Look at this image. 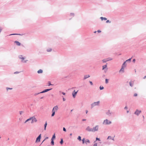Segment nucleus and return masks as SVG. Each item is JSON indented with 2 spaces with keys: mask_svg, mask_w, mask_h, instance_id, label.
Instances as JSON below:
<instances>
[{
  "mask_svg": "<svg viewBox=\"0 0 146 146\" xmlns=\"http://www.w3.org/2000/svg\"><path fill=\"white\" fill-rule=\"evenodd\" d=\"M100 103V101H98L97 102H95L92 103L91 104V108H92L96 106H99Z\"/></svg>",
  "mask_w": 146,
  "mask_h": 146,
  "instance_id": "nucleus-1",
  "label": "nucleus"
},
{
  "mask_svg": "<svg viewBox=\"0 0 146 146\" xmlns=\"http://www.w3.org/2000/svg\"><path fill=\"white\" fill-rule=\"evenodd\" d=\"M19 58L21 59V62L23 63H26L28 61L27 60H24V59H25V58L24 57H23V56L22 55H20L19 56Z\"/></svg>",
  "mask_w": 146,
  "mask_h": 146,
  "instance_id": "nucleus-2",
  "label": "nucleus"
},
{
  "mask_svg": "<svg viewBox=\"0 0 146 146\" xmlns=\"http://www.w3.org/2000/svg\"><path fill=\"white\" fill-rule=\"evenodd\" d=\"M111 121L109 120L108 119H106L104 120L103 122V124L104 125H109L111 124Z\"/></svg>",
  "mask_w": 146,
  "mask_h": 146,
  "instance_id": "nucleus-3",
  "label": "nucleus"
},
{
  "mask_svg": "<svg viewBox=\"0 0 146 146\" xmlns=\"http://www.w3.org/2000/svg\"><path fill=\"white\" fill-rule=\"evenodd\" d=\"M99 126L96 125L92 128V132H94L97 131L98 130Z\"/></svg>",
  "mask_w": 146,
  "mask_h": 146,
  "instance_id": "nucleus-4",
  "label": "nucleus"
},
{
  "mask_svg": "<svg viewBox=\"0 0 146 146\" xmlns=\"http://www.w3.org/2000/svg\"><path fill=\"white\" fill-rule=\"evenodd\" d=\"M141 110H138L137 109L136 110L135 112H134V114L137 115V116H138L139 114L141 112Z\"/></svg>",
  "mask_w": 146,
  "mask_h": 146,
  "instance_id": "nucleus-5",
  "label": "nucleus"
},
{
  "mask_svg": "<svg viewBox=\"0 0 146 146\" xmlns=\"http://www.w3.org/2000/svg\"><path fill=\"white\" fill-rule=\"evenodd\" d=\"M78 91H77L76 92L75 91V90H74L72 92V94L73 98H75L78 92Z\"/></svg>",
  "mask_w": 146,
  "mask_h": 146,
  "instance_id": "nucleus-6",
  "label": "nucleus"
},
{
  "mask_svg": "<svg viewBox=\"0 0 146 146\" xmlns=\"http://www.w3.org/2000/svg\"><path fill=\"white\" fill-rule=\"evenodd\" d=\"M106 114L109 116H110L111 115L113 114V113L112 111H110V110H108V111L106 113Z\"/></svg>",
  "mask_w": 146,
  "mask_h": 146,
  "instance_id": "nucleus-7",
  "label": "nucleus"
},
{
  "mask_svg": "<svg viewBox=\"0 0 146 146\" xmlns=\"http://www.w3.org/2000/svg\"><path fill=\"white\" fill-rule=\"evenodd\" d=\"M86 130L89 132H92V128H90V126H88L86 129Z\"/></svg>",
  "mask_w": 146,
  "mask_h": 146,
  "instance_id": "nucleus-8",
  "label": "nucleus"
},
{
  "mask_svg": "<svg viewBox=\"0 0 146 146\" xmlns=\"http://www.w3.org/2000/svg\"><path fill=\"white\" fill-rule=\"evenodd\" d=\"M41 137V134H40L39 136L37 137L36 141V142H39L40 141V139Z\"/></svg>",
  "mask_w": 146,
  "mask_h": 146,
  "instance_id": "nucleus-9",
  "label": "nucleus"
},
{
  "mask_svg": "<svg viewBox=\"0 0 146 146\" xmlns=\"http://www.w3.org/2000/svg\"><path fill=\"white\" fill-rule=\"evenodd\" d=\"M31 118V120H32L31 123H32L34 122H36L37 121V120L35 117H32Z\"/></svg>",
  "mask_w": 146,
  "mask_h": 146,
  "instance_id": "nucleus-10",
  "label": "nucleus"
},
{
  "mask_svg": "<svg viewBox=\"0 0 146 146\" xmlns=\"http://www.w3.org/2000/svg\"><path fill=\"white\" fill-rule=\"evenodd\" d=\"M52 89V88L46 89L40 92V93H45L46 92H47L51 90Z\"/></svg>",
  "mask_w": 146,
  "mask_h": 146,
  "instance_id": "nucleus-11",
  "label": "nucleus"
},
{
  "mask_svg": "<svg viewBox=\"0 0 146 146\" xmlns=\"http://www.w3.org/2000/svg\"><path fill=\"white\" fill-rule=\"evenodd\" d=\"M58 109V107L57 106H54L52 110L55 111H56Z\"/></svg>",
  "mask_w": 146,
  "mask_h": 146,
  "instance_id": "nucleus-12",
  "label": "nucleus"
},
{
  "mask_svg": "<svg viewBox=\"0 0 146 146\" xmlns=\"http://www.w3.org/2000/svg\"><path fill=\"white\" fill-rule=\"evenodd\" d=\"M90 76L89 75H85L84 76V79L85 80L87 78H89L90 77Z\"/></svg>",
  "mask_w": 146,
  "mask_h": 146,
  "instance_id": "nucleus-13",
  "label": "nucleus"
},
{
  "mask_svg": "<svg viewBox=\"0 0 146 146\" xmlns=\"http://www.w3.org/2000/svg\"><path fill=\"white\" fill-rule=\"evenodd\" d=\"M124 67L123 66L121 67V68L120 69V70L119 71V72H124Z\"/></svg>",
  "mask_w": 146,
  "mask_h": 146,
  "instance_id": "nucleus-14",
  "label": "nucleus"
},
{
  "mask_svg": "<svg viewBox=\"0 0 146 146\" xmlns=\"http://www.w3.org/2000/svg\"><path fill=\"white\" fill-rule=\"evenodd\" d=\"M15 42L16 44L18 46H20L21 45V43L17 41H15Z\"/></svg>",
  "mask_w": 146,
  "mask_h": 146,
  "instance_id": "nucleus-15",
  "label": "nucleus"
},
{
  "mask_svg": "<svg viewBox=\"0 0 146 146\" xmlns=\"http://www.w3.org/2000/svg\"><path fill=\"white\" fill-rule=\"evenodd\" d=\"M43 72V70L41 69H40L37 71V73L38 74L42 73Z\"/></svg>",
  "mask_w": 146,
  "mask_h": 146,
  "instance_id": "nucleus-16",
  "label": "nucleus"
},
{
  "mask_svg": "<svg viewBox=\"0 0 146 146\" xmlns=\"http://www.w3.org/2000/svg\"><path fill=\"white\" fill-rule=\"evenodd\" d=\"M100 19H101V20L102 21H103V20H107V19L105 17H100Z\"/></svg>",
  "mask_w": 146,
  "mask_h": 146,
  "instance_id": "nucleus-17",
  "label": "nucleus"
},
{
  "mask_svg": "<svg viewBox=\"0 0 146 146\" xmlns=\"http://www.w3.org/2000/svg\"><path fill=\"white\" fill-rule=\"evenodd\" d=\"M55 111H54L53 110H52V113L51 115L52 117H53L54 116V115L55 114Z\"/></svg>",
  "mask_w": 146,
  "mask_h": 146,
  "instance_id": "nucleus-18",
  "label": "nucleus"
},
{
  "mask_svg": "<svg viewBox=\"0 0 146 146\" xmlns=\"http://www.w3.org/2000/svg\"><path fill=\"white\" fill-rule=\"evenodd\" d=\"M126 62L125 61L122 64V66L124 68L126 66Z\"/></svg>",
  "mask_w": 146,
  "mask_h": 146,
  "instance_id": "nucleus-19",
  "label": "nucleus"
},
{
  "mask_svg": "<svg viewBox=\"0 0 146 146\" xmlns=\"http://www.w3.org/2000/svg\"><path fill=\"white\" fill-rule=\"evenodd\" d=\"M47 125V121H46L45 123V124H44V130H45L46 129V127Z\"/></svg>",
  "mask_w": 146,
  "mask_h": 146,
  "instance_id": "nucleus-20",
  "label": "nucleus"
},
{
  "mask_svg": "<svg viewBox=\"0 0 146 146\" xmlns=\"http://www.w3.org/2000/svg\"><path fill=\"white\" fill-rule=\"evenodd\" d=\"M129 84L131 87H133V83H132L131 82H129Z\"/></svg>",
  "mask_w": 146,
  "mask_h": 146,
  "instance_id": "nucleus-21",
  "label": "nucleus"
},
{
  "mask_svg": "<svg viewBox=\"0 0 146 146\" xmlns=\"http://www.w3.org/2000/svg\"><path fill=\"white\" fill-rule=\"evenodd\" d=\"M107 64H106V65H104L102 66V70H104V69H105L106 68H107Z\"/></svg>",
  "mask_w": 146,
  "mask_h": 146,
  "instance_id": "nucleus-22",
  "label": "nucleus"
},
{
  "mask_svg": "<svg viewBox=\"0 0 146 146\" xmlns=\"http://www.w3.org/2000/svg\"><path fill=\"white\" fill-rule=\"evenodd\" d=\"M31 117H30V118L27 119L25 121V122L24 123H26L27 122L29 121L30 120H31Z\"/></svg>",
  "mask_w": 146,
  "mask_h": 146,
  "instance_id": "nucleus-23",
  "label": "nucleus"
},
{
  "mask_svg": "<svg viewBox=\"0 0 146 146\" xmlns=\"http://www.w3.org/2000/svg\"><path fill=\"white\" fill-rule=\"evenodd\" d=\"M52 50V49L51 48H49L47 49L46 50V51L48 52H51Z\"/></svg>",
  "mask_w": 146,
  "mask_h": 146,
  "instance_id": "nucleus-24",
  "label": "nucleus"
},
{
  "mask_svg": "<svg viewBox=\"0 0 146 146\" xmlns=\"http://www.w3.org/2000/svg\"><path fill=\"white\" fill-rule=\"evenodd\" d=\"M74 13H71L70 14V16L74 17Z\"/></svg>",
  "mask_w": 146,
  "mask_h": 146,
  "instance_id": "nucleus-25",
  "label": "nucleus"
},
{
  "mask_svg": "<svg viewBox=\"0 0 146 146\" xmlns=\"http://www.w3.org/2000/svg\"><path fill=\"white\" fill-rule=\"evenodd\" d=\"M131 58H129V59L126 60L125 61V62H130V61H131Z\"/></svg>",
  "mask_w": 146,
  "mask_h": 146,
  "instance_id": "nucleus-26",
  "label": "nucleus"
},
{
  "mask_svg": "<svg viewBox=\"0 0 146 146\" xmlns=\"http://www.w3.org/2000/svg\"><path fill=\"white\" fill-rule=\"evenodd\" d=\"M55 137H55V134H54V135H53L51 140H52V139H53V140L54 139H55Z\"/></svg>",
  "mask_w": 146,
  "mask_h": 146,
  "instance_id": "nucleus-27",
  "label": "nucleus"
},
{
  "mask_svg": "<svg viewBox=\"0 0 146 146\" xmlns=\"http://www.w3.org/2000/svg\"><path fill=\"white\" fill-rule=\"evenodd\" d=\"M102 61L103 62H106L108 61V60H107L106 59H105L102 60Z\"/></svg>",
  "mask_w": 146,
  "mask_h": 146,
  "instance_id": "nucleus-28",
  "label": "nucleus"
},
{
  "mask_svg": "<svg viewBox=\"0 0 146 146\" xmlns=\"http://www.w3.org/2000/svg\"><path fill=\"white\" fill-rule=\"evenodd\" d=\"M51 140V144L53 145H54V140H53V139H52V140Z\"/></svg>",
  "mask_w": 146,
  "mask_h": 146,
  "instance_id": "nucleus-29",
  "label": "nucleus"
},
{
  "mask_svg": "<svg viewBox=\"0 0 146 146\" xmlns=\"http://www.w3.org/2000/svg\"><path fill=\"white\" fill-rule=\"evenodd\" d=\"M21 35V34H10V35Z\"/></svg>",
  "mask_w": 146,
  "mask_h": 146,
  "instance_id": "nucleus-30",
  "label": "nucleus"
},
{
  "mask_svg": "<svg viewBox=\"0 0 146 146\" xmlns=\"http://www.w3.org/2000/svg\"><path fill=\"white\" fill-rule=\"evenodd\" d=\"M77 139L80 141H81V137L80 136L78 137Z\"/></svg>",
  "mask_w": 146,
  "mask_h": 146,
  "instance_id": "nucleus-31",
  "label": "nucleus"
},
{
  "mask_svg": "<svg viewBox=\"0 0 146 146\" xmlns=\"http://www.w3.org/2000/svg\"><path fill=\"white\" fill-rule=\"evenodd\" d=\"M60 143L61 144H62L63 143V139H61V141H60Z\"/></svg>",
  "mask_w": 146,
  "mask_h": 146,
  "instance_id": "nucleus-32",
  "label": "nucleus"
},
{
  "mask_svg": "<svg viewBox=\"0 0 146 146\" xmlns=\"http://www.w3.org/2000/svg\"><path fill=\"white\" fill-rule=\"evenodd\" d=\"M6 90L7 91H8L9 90H11L12 89V88H9L8 87H7L6 88Z\"/></svg>",
  "mask_w": 146,
  "mask_h": 146,
  "instance_id": "nucleus-33",
  "label": "nucleus"
},
{
  "mask_svg": "<svg viewBox=\"0 0 146 146\" xmlns=\"http://www.w3.org/2000/svg\"><path fill=\"white\" fill-rule=\"evenodd\" d=\"M105 83L106 84H107L108 83V80L107 79H105Z\"/></svg>",
  "mask_w": 146,
  "mask_h": 146,
  "instance_id": "nucleus-34",
  "label": "nucleus"
},
{
  "mask_svg": "<svg viewBox=\"0 0 146 146\" xmlns=\"http://www.w3.org/2000/svg\"><path fill=\"white\" fill-rule=\"evenodd\" d=\"M104 89V87L103 86H100V90H102Z\"/></svg>",
  "mask_w": 146,
  "mask_h": 146,
  "instance_id": "nucleus-35",
  "label": "nucleus"
},
{
  "mask_svg": "<svg viewBox=\"0 0 146 146\" xmlns=\"http://www.w3.org/2000/svg\"><path fill=\"white\" fill-rule=\"evenodd\" d=\"M53 85L51 84L50 82L49 81L48 82V86H50V85Z\"/></svg>",
  "mask_w": 146,
  "mask_h": 146,
  "instance_id": "nucleus-36",
  "label": "nucleus"
},
{
  "mask_svg": "<svg viewBox=\"0 0 146 146\" xmlns=\"http://www.w3.org/2000/svg\"><path fill=\"white\" fill-rule=\"evenodd\" d=\"M106 59H107V60H108V61L110 60H112V59L110 58H108Z\"/></svg>",
  "mask_w": 146,
  "mask_h": 146,
  "instance_id": "nucleus-37",
  "label": "nucleus"
},
{
  "mask_svg": "<svg viewBox=\"0 0 146 146\" xmlns=\"http://www.w3.org/2000/svg\"><path fill=\"white\" fill-rule=\"evenodd\" d=\"M82 143L84 144L85 142V139L84 138L82 140Z\"/></svg>",
  "mask_w": 146,
  "mask_h": 146,
  "instance_id": "nucleus-38",
  "label": "nucleus"
},
{
  "mask_svg": "<svg viewBox=\"0 0 146 146\" xmlns=\"http://www.w3.org/2000/svg\"><path fill=\"white\" fill-rule=\"evenodd\" d=\"M106 23H111V21H110L109 20H108L106 21Z\"/></svg>",
  "mask_w": 146,
  "mask_h": 146,
  "instance_id": "nucleus-39",
  "label": "nucleus"
},
{
  "mask_svg": "<svg viewBox=\"0 0 146 146\" xmlns=\"http://www.w3.org/2000/svg\"><path fill=\"white\" fill-rule=\"evenodd\" d=\"M86 142H88V143H90V141L88 139H87L86 141Z\"/></svg>",
  "mask_w": 146,
  "mask_h": 146,
  "instance_id": "nucleus-40",
  "label": "nucleus"
},
{
  "mask_svg": "<svg viewBox=\"0 0 146 146\" xmlns=\"http://www.w3.org/2000/svg\"><path fill=\"white\" fill-rule=\"evenodd\" d=\"M112 137L111 136H109L107 138V139H111Z\"/></svg>",
  "mask_w": 146,
  "mask_h": 146,
  "instance_id": "nucleus-41",
  "label": "nucleus"
},
{
  "mask_svg": "<svg viewBox=\"0 0 146 146\" xmlns=\"http://www.w3.org/2000/svg\"><path fill=\"white\" fill-rule=\"evenodd\" d=\"M63 130L65 132L66 131V129L64 127L63 128Z\"/></svg>",
  "mask_w": 146,
  "mask_h": 146,
  "instance_id": "nucleus-42",
  "label": "nucleus"
},
{
  "mask_svg": "<svg viewBox=\"0 0 146 146\" xmlns=\"http://www.w3.org/2000/svg\"><path fill=\"white\" fill-rule=\"evenodd\" d=\"M20 72H16L14 73V74H18Z\"/></svg>",
  "mask_w": 146,
  "mask_h": 146,
  "instance_id": "nucleus-43",
  "label": "nucleus"
},
{
  "mask_svg": "<svg viewBox=\"0 0 146 146\" xmlns=\"http://www.w3.org/2000/svg\"><path fill=\"white\" fill-rule=\"evenodd\" d=\"M137 96V93H135L134 94V96Z\"/></svg>",
  "mask_w": 146,
  "mask_h": 146,
  "instance_id": "nucleus-44",
  "label": "nucleus"
},
{
  "mask_svg": "<svg viewBox=\"0 0 146 146\" xmlns=\"http://www.w3.org/2000/svg\"><path fill=\"white\" fill-rule=\"evenodd\" d=\"M89 82L91 85H93V83L92 81H90Z\"/></svg>",
  "mask_w": 146,
  "mask_h": 146,
  "instance_id": "nucleus-45",
  "label": "nucleus"
},
{
  "mask_svg": "<svg viewBox=\"0 0 146 146\" xmlns=\"http://www.w3.org/2000/svg\"><path fill=\"white\" fill-rule=\"evenodd\" d=\"M19 112V113H20V115H21L22 113H23V111H20Z\"/></svg>",
  "mask_w": 146,
  "mask_h": 146,
  "instance_id": "nucleus-46",
  "label": "nucleus"
},
{
  "mask_svg": "<svg viewBox=\"0 0 146 146\" xmlns=\"http://www.w3.org/2000/svg\"><path fill=\"white\" fill-rule=\"evenodd\" d=\"M96 140L100 141V139L99 138H97V137L96 138Z\"/></svg>",
  "mask_w": 146,
  "mask_h": 146,
  "instance_id": "nucleus-47",
  "label": "nucleus"
},
{
  "mask_svg": "<svg viewBox=\"0 0 146 146\" xmlns=\"http://www.w3.org/2000/svg\"><path fill=\"white\" fill-rule=\"evenodd\" d=\"M62 97H63V101H65L66 100V99H65V98H64L63 97V96H62Z\"/></svg>",
  "mask_w": 146,
  "mask_h": 146,
  "instance_id": "nucleus-48",
  "label": "nucleus"
},
{
  "mask_svg": "<svg viewBox=\"0 0 146 146\" xmlns=\"http://www.w3.org/2000/svg\"><path fill=\"white\" fill-rule=\"evenodd\" d=\"M97 32L99 33H101V31L100 30H99L97 31Z\"/></svg>",
  "mask_w": 146,
  "mask_h": 146,
  "instance_id": "nucleus-49",
  "label": "nucleus"
},
{
  "mask_svg": "<svg viewBox=\"0 0 146 146\" xmlns=\"http://www.w3.org/2000/svg\"><path fill=\"white\" fill-rule=\"evenodd\" d=\"M48 138V137H46L45 138V139L43 141H42V143L45 140V139H47Z\"/></svg>",
  "mask_w": 146,
  "mask_h": 146,
  "instance_id": "nucleus-50",
  "label": "nucleus"
},
{
  "mask_svg": "<svg viewBox=\"0 0 146 146\" xmlns=\"http://www.w3.org/2000/svg\"><path fill=\"white\" fill-rule=\"evenodd\" d=\"M135 59H134L133 60V62L135 63Z\"/></svg>",
  "mask_w": 146,
  "mask_h": 146,
  "instance_id": "nucleus-51",
  "label": "nucleus"
},
{
  "mask_svg": "<svg viewBox=\"0 0 146 146\" xmlns=\"http://www.w3.org/2000/svg\"><path fill=\"white\" fill-rule=\"evenodd\" d=\"M128 109V108L127 106H125L124 108V109L125 110H127Z\"/></svg>",
  "mask_w": 146,
  "mask_h": 146,
  "instance_id": "nucleus-52",
  "label": "nucleus"
},
{
  "mask_svg": "<svg viewBox=\"0 0 146 146\" xmlns=\"http://www.w3.org/2000/svg\"><path fill=\"white\" fill-rule=\"evenodd\" d=\"M86 120V119H82V121H84Z\"/></svg>",
  "mask_w": 146,
  "mask_h": 146,
  "instance_id": "nucleus-53",
  "label": "nucleus"
},
{
  "mask_svg": "<svg viewBox=\"0 0 146 146\" xmlns=\"http://www.w3.org/2000/svg\"><path fill=\"white\" fill-rule=\"evenodd\" d=\"M40 93H35V95H36L39 94H40Z\"/></svg>",
  "mask_w": 146,
  "mask_h": 146,
  "instance_id": "nucleus-54",
  "label": "nucleus"
},
{
  "mask_svg": "<svg viewBox=\"0 0 146 146\" xmlns=\"http://www.w3.org/2000/svg\"><path fill=\"white\" fill-rule=\"evenodd\" d=\"M94 146H97V143L94 144Z\"/></svg>",
  "mask_w": 146,
  "mask_h": 146,
  "instance_id": "nucleus-55",
  "label": "nucleus"
},
{
  "mask_svg": "<svg viewBox=\"0 0 146 146\" xmlns=\"http://www.w3.org/2000/svg\"><path fill=\"white\" fill-rule=\"evenodd\" d=\"M62 94L63 95H65V94H66V93L64 92H62Z\"/></svg>",
  "mask_w": 146,
  "mask_h": 146,
  "instance_id": "nucleus-56",
  "label": "nucleus"
},
{
  "mask_svg": "<svg viewBox=\"0 0 146 146\" xmlns=\"http://www.w3.org/2000/svg\"><path fill=\"white\" fill-rule=\"evenodd\" d=\"M88 110H86V114H87V113H88Z\"/></svg>",
  "mask_w": 146,
  "mask_h": 146,
  "instance_id": "nucleus-57",
  "label": "nucleus"
},
{
  "mask_svg": "<svg viewBox=\"0 0 146 146\" xmlns=\"http://www.w3.org/2000/svg\"><path fill=\"white\" fill-rule=\"evenodd\" d=\"M146 78V76H144L143 78V79H145Z\"/></svg>",
  "mask_w": 146,
  "mask_h": 146,
  "instance_id": "nucleus-58",
  "label": "nucleus"
},
{
  "mask_svg": "<svg viewBox=\"0 0 146 146\" xmlns=\"http://www.w3.org/2000/svg\"><path fill=\"white\" fill-rule=\"evenodd\" d=\"M111 140H113V141H114V139L113 138H112L111 139Z\"/></svg>",
  "mask_w": 146,
  "mask_h": 146,
  "instance_id": "nucleus-59",
  "label": "nucleus"
},
{
  "mask_svg": "<svg viewBox=\"0 0 146 146\" xmlns=\"http://www.w3.org/2000/svg\"><path fill=\"white\" fill-rule=\"evenodd\" d=\"M129 112V111L128 110H127V113H128Z\"/></svg>",
  "mask_w": 146,
  "mask_h": 146,
  "instance_id": "nucleus-60",
  "label": "nucleus"
},
{
  "mask_svg": "<svg viewBox=\"0 0 146 146\" xmlns=\"http://www.w3.org/2000/svg\"><path fill=\"white\" fill-rule=\"evenodd\" d=\"M72 135V133H70V136H71Z\"/></svg>",
  "mask_w": 146,
  "mask_h": 146,
  "instance_id": "nucleus-61",
  "label": "nucleus"
},
{
  "mask_svg": "<svg viewBox=\"0 0 146 146\" xmlns=\"http://www.w3.org/2000/svg\"><path fill=\"white\" fill-rule=\"evenodd\" d=\"M96 32H97V31H94V33H96Z\"/></svg>",
  "mask_w": 146,
  "mask_h": 146,
  "instance_id": "nucleus-62",
  "label": "nucleus"
},
{
  "mask_svg": "<svg viewBox=\"0 0 146 146\" xmlns=\"http://www.w3.org/2000/svg\"><path fill=\"white\" fill-rule=\"evenodd\" d=\"M43 98V97H42L40 98V99H42V98Z\"/></svg>",
  "mask_w": 146,
  "mask_h": 146,
  "instance_id": "nucleus-63",
  "label": "nucleus"
},
{
  "mask_svg": "<svg viewBox=\"0 0 146 146\" xmlns=\"http://www.w3.org/2000/svg\"><path fill=\"white\" fill-rule=\"evenodd\" d=\"M105 76V75H103V77H104Z\"/></svg>",
  "mask_w": 146,
  "mask_h": 146,
  "instance_id": "nucleus-64",
  "label": "nucleus"
}]
</instances>
